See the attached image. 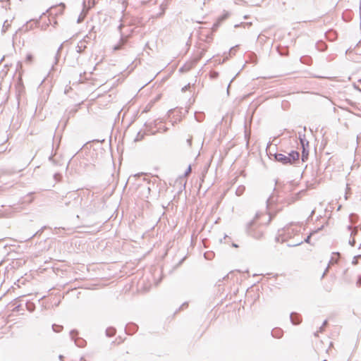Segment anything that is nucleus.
<instances>
[{
  "label": "nucleus",
  "mask_w": 361,
  "mask_h": 361,
  "mask_svg": "<svg viewBox=\"0 0 361 361\" xmlns=\"http://www.w3.org/2000/svg\"><path fill=\"white\" fill-rule=\"evenodd\" d=\"M97 1V0H85L83 2V9L78 20L80 23L86 17L88 11L95 6Z\"/></svg>",
  "instance_id": "3"
},
{
  "label": "nucleus",
  "mask_w": 361,
  "mask_h": 361,
  "mask_svg": "<svg viewBox=\"0 0 361 361\" xmlns=\"http://www.w3.org/2000/svg\"><path fill=\"white\" fill-rule=\"evenodd\" d=\"M288 159L290 161V164H294L296 161H298L300 158V154L298 152L293 151L290 154H288Z\"/></svg>",
  "instance_id": "6"
},
{
  "label": "nucleus",
  "mask_w": 361,
  "mask_h": 361,
  "mask_svg": "<svg viewBox=\"0 0 361 361\" xmlns=\"http://www.w3.org/2000/svg\"><path fill=\"white\" fill-rule=\"evenodd\" d=\"M300 143L302 145V160L305 161L307 159L308 152H306V147H308L309 143L307 142L305 144L303 139L300 138Z\"/></svg>",
  "instance_id": "5"
},
{
  "label": "nucleus",
  "mask_w": 361,
  "mask_h": 361,
  "mask_svg": "<svg viewBox=\"0 0 361 361\" xmlns=\"http://www.w3.org/2000/svg\"><path fill=\"white\" fill-rule=\"evenodd\" d=\"M33 60H34V56L32 54H27L26 55V57L25 59V61L26 63L31 64L33 62Z\"/></svg>",
  "instance_id": "7"
},
{
  "label": "nucleus",
  "mask_w": 361,
  "mask_h": 361,
  "mask_svg": "<svg viewBox=\"0 0 361 361\" xmlns=\"http://www.w3.org/2000/svg\"><path fill=\"white\" fill-rule=\"evenodd\" d=\"M302 228V224L299 223H290L289 224L286 225L283 231L285 232V234L286 236L289 238H291L295 235H297L299 233H300L301 230Z\"/></svg>",
  "instance_id": "2"
},
{
  "label": "nucleus",
  "mask_w": 361,
  "mask_h": 361,
  "mask_svg": "<svg viewBox=\"0 0 361 361\" xmlns=\"http://www.w3.org/2000/svg\"><path fill=\"white\" fill-rule=\"evenodd\" d=\"M275 159L278 161L281 162L283 164H290V161L288 159V155H285L283 154H276L275 155Z\"/></svg>",
  "instance_id": "4"
},
{
  "label": "nucleus",
  "mask_w": 361,
  "mask_h": 361,
  "mask_svg": "<svg viewBox=\"0 0 361 361\" xmlns=\"http://www.w3.org/2000/svg\"><path fill=\"white\" fill-rule=\"evenodd\" d=\"M339 258V254L335 253L334 254V256L332 257V259H335L336 261Z\"/></svg>",
  "instance_id": "8"
},
{
  "label": "nucleus",
  "mask_w": 361,
  "mask_h": 361,
  "mask_svg": "<svg viewBox=\"0 0 361 361\" xmlns=\"http://www.w3.org/2000/svg\"><path fill=\"white\" fill-rule=\"evenodd\" d=\"M66 9V5L61 3L58 5L50 7L46 13H43L39 18V22L45 23L46 25L49 24L56 25L57 23L56 17L63 14Z\"/></svg>",
  "instance_id": "1"
},
{
  "label": "nucleus",
  "mask_w": 361,
  "mask_h": 361,
  "mask_svg": "<svg viewBox=\"0 0 361 361\" xmlns=\"http://www.w3.org/2000/svg\"><path fill=\"white\" fill-rule=\"evenodd\" d=\"M310 236H308V237L306 238L305 241H306L307 243H309V242H310Z\"/></svg>",
  "instance_id": "9"
}]
</instances>
